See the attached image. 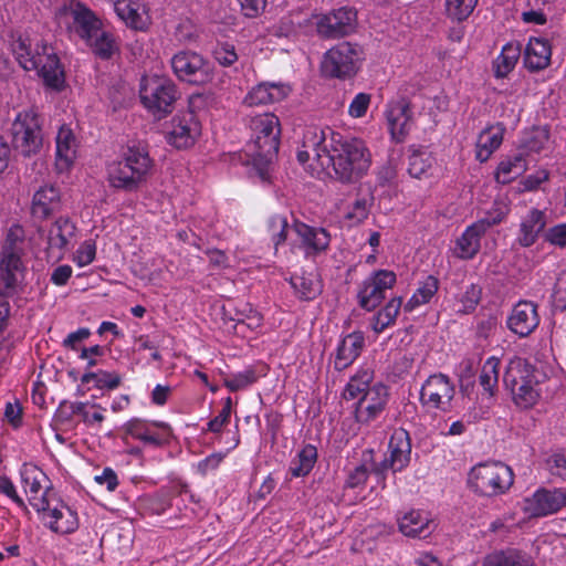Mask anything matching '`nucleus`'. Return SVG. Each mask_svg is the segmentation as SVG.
<instances>
[{
	"label": "nucleus",
	"instance_id": "nucleus-40",
	"mask_svg": "<svg viewBox=\"0 0 566 566\" xmlns=\"http://www.w3.org/2000/svg\"><path fill=\"white\" fill-rule=\"evenodd\" d=\"M402 305V297H392L371 319L373 331L382 333L392 325Z\"/></svg>",
	"mask_w": 566,
	"mask_h": 566
},
{
	"label": "nucleus",
	"instance_id": "nucleus-4",
	"mask_svg": "<svg viewBox=\"0 0 566 566\" xmlns=\"http://www.w3.org/2000/svg\"><path fill=\"white\" fill-rule=\"evenodd\" d=\"M154 164L145 147L132 146L123 154L120 160L108 165L109 185L126 192L138 191L146 185L151 175Z\"/></svg>",
	"mask_w": 566,
	"mask_h": 566
},
{
	"label": "nucleus",
	"instance_id": "nucleus-1",
	"mask_svg": "<svg viewBox=\"0 0 566 566\" xmlns=\"http://www.w3.org/2000/svg\"><path fill=\"white\" fill-rule=\"evenodd\" d=\"M329 148L324 168L332 166L333 177L343 185H353L365 177L371 166V154L364 140L328 132Z\"/></svg>",
	"mask_w": 566,
	"mask_h": 566
},
{
	"label": "nucleus",
	"instance_id": "nucleus-3",
	"mask_svg": "<svg viewBox=\"0 0 566 566\" xmlns=\"http://www.w3.org/2000/svg\"><path fill=\"white\" fill-rule=\"evenodd\" d=\"M250 128L253 139L248 148L252 156L253 168L262 181H268L269 166L279 151L280 120L272 113L255 115L250 120Z\"/></svg>",
	"mask_w": 566,
	"mask_h": 566
},
{
	"label": "nucleus",
	"instance_id": "nucleus-52",
	"mask_svg": "<svg viewBox=\"0 0 566 566\" xmlns=\"http://www.w3.org/2000/svg\"><path fill=\"white\" fill-rule=\"evenodd\" d=\"M371 102V95L367 93H358L352 101L348 107V114L353 118L363 117Z\"/></svg>",
	"mask_w": 566,
	"mask_h": 566
},
{
	"label": "nucleus",
	"instance_id": "nucleus-6",
	"mask_svg": "<svg viewBox=\"0 0 566 566\" xmlns=\"http://www.w3.org/2000/svg\"><path fill=\"white\" fill-rule=\"evenodd\" d=\"M513 482L512 469L500 461L479 463L468 475V486L481 496L504 494Z\"/></svg>",
	"mask_w": 566,
	"mask_h": 566
},
{
	"label": "nucleus",
	"instance_id": "nucleus-7",
	"mask_svg": "<svg viewBox=\"0 0 566 566\" xmlns=\"http://www.w3.org/2000/svg\"><path fill=\"white\" fill-rule=\"evenodd\" d=\"M12 147L23 157L38 155L43 146L42 118L33 107L19 112L11 125Z\"/></svg>",
	"mask_w": 566,
	"mask_h": 566
},
{
	"label": "nucleus",
	"instance_id": "nucleus-47",
	"mask_svg": "<svg viewBox=\"0 0 566 566\" xmlns=\"http://www.w3.org/2000/svg\"><path fill=\"white\" fill-rule=\"evenodd\" d=\"M499 367L500 360L495 357H490L486 359L481 370L480 385L490 396H493L494 388L497 384Z\"/></svg>",
	"mask_w": 566,
	"mask_h": 566
},
{
	"label": "nucleus",
	"instance_id": "nucleus-38",
	"mask_svg": "<svg viewBox=\"0 0 566 566\" xmlns=\"http://www.w3.org/2000/svg\"><path fill=\"white\" fill-rule=\"evenodd\" d=\"M483 233L478 231V228L472 223L469 226L461 237L457 240V248L459 249V258L464 260L473 259L480 250L481 238Z\"/></svg>",
	"mask_w": 566,
	"mask_h": 566
},
{
	"label": "nucleus",
	"instance_id": "nucleus-17",
	"mask_svg": "<svg viewBox=\"0 0 566 566\" xmlns=\"http://www.w3.org/2000/svg\"><path fill=\"white\" fill-rule=\"evenodd\" d=\"M539 324L537 305L532 301H520L506 319L507 328L520 337L530 336Z\"/></svg>",
	"mask_w": 566,
	"mask_h": 566
},
{
	"label": "nucleus",
	"instance_id": "nucleus-10",
	"mask_svg": "<svg viewBox=\"0 0 566 566\" xmlns=\"http://www.w3.org/2000/svg\"><path fill=\"white\" fill-rule=\"evenodd\" d=\"M315 28L319 39L337 40L354 34L358 27L357 10L344 6L326 13L313 14L305 21Z\"/></svg>",
	"mask_w": 566,
	"mask_h": 566
},
{
	"label": "nucleus",
	"instance_id": "nucleus-18",
	"mask_svg": "<svg viewBox=\"0 0 566 566\" xmlns=\"http://www.w3.org/2000/svg\"><path fill=\"white\" fill-rule=\"evenodd\" d=\"M564 505L562 488H542L525 500L524 511L532 517H543L558 512Z\"/></svg>",
	"mask_w": 566,
	"mask_h": 566
},
{
	"label": "nucleus",
	"instance_id": "nucleus-9",
	"mask_svg": "<svg viewBox=\"0 0 566 566\" xmlns=\"http://www.w3.org/2000/svg\"><path fill=\"white\" fill-rule=\"evenodd\" d=\"M363 60V48L357 43L344 41L324 53L322 73L326 77L347 80L356 75Z\"/></svg>",
	"mask_w": 566,
	"mask_h": 566
},
{
	"label": "nucleus",
	"instance_id": "nucleus-19",
	"mask_svg": "<svg viewBox=\"0 0 566 566\" xmlns=\"http://www.w3.org/2000/svg\"><path fill=\"white\" fill-rule=\"evenodd\" d=\"M388 396V387L382 382L368 388L357 402L356 419L363 423L374 420L385 409Z\"/></svg>",
	"mask_w": 566,
	"mask_h": 566
},
{
	"label": "nucleus",
	"instance_id": "nucleus-35",
	"mask_svg": "<svg viewBox=\"0 0 566 566\" xmlns=\"http://www.w3.org/2000/svg\"><path fill=\"white\" fill-rule=\"evenodd\" d=\"M521 54V46L518 43H506L500 55L493 62L494 75L497 78L505 77L512 72Z\"/></svg>",
	"mask_w": 566,
	"mask_h": 566
},
{
	"label": "nucleus",
	"instance_id": "nucleus-39",
	"mask_svg": "<svg viewBox=\"0 0 566 566\" xmlns=\"http://www.w3.org/2000/svg\"><path fill=\"white\" fill-rule=\"evenodd\" d=\"M75 229L74 223L69 218L61 217L56 219L49 231V245L63 249L74 235Z\"/></svg>",
	"mask_w": 566,
	"mask_h": 566
},
{
	"label": "nucleus",
	"instance_id": "nucleus-44",
	"mask_svg": "<svg viewBox=\"0 0 566 566\" xmlns=\"http://www.w3.org/2000/svg\"><path fill=\"white\" fill-rule=\"evenodd\" d=\"M433 158L424 150L415 149L408 157V172L411 177L420 179L432 167Z\"/></svg>",
	"mask_w": 566,
	"mask_h": 566
},
{
	"label": "nucleus",
	"instance_id": "nucleus-61",
	"mask_svg": "<svg viewBox=\"0 0 566 566\" xmlns=\"http://www.w3.org/2000/svg\"><path fill=\"white\" fill-rule=\"evenodd\" d=\"M367 479L368 469L364 464L358 465L348 474V478L346 480V486L355 489L359 485H363L367 481Z\"/></svg>",
	"mask_w": 566,
	"mask_h": 566
},
{
	"label": "nucleus",
	"instance_id": "nucleus-55",
	"mask_svg": "<svg viewBox=\"0 0 566 566\" xmlns=\"http://www.w3.org/2000/svg\"><path fill=\"white\" fill-rule=\"evenodd\" d=\"M231 408H232V400L230 397H228L224 401L223 408L219 412L218 416H216L213 419H211L208 422V430L218 433L221 431L224 424L229 422L230 415H231Z\"/></svg>",
	"mask_w": 566,
	"mask_h": 566
},
{
	"label": "nucleus",
	"instance_id": "nucleus-60",
	"mask_svg": "<svg viewBox=\"0 0 566 566\" xmlns=\"http://www.w3.org/2000/svg\"><path fill=\"white\" fill-rule=\"evenodd\" d=\"M245 17L254 18L265 8L266 0H238Z\"/></svg>",
	"mask_w": 566,
	"mask_h": 566
},
{
	"label": "nucleus",
	"instance_id": "nucleus-32",
	"mask_svg": "<svg viewBox=\"0 0 566 566\" xmlns=\"http://www.w3.org/2000/svg\"><path fill=\"white\" fill-rule=\"evenodd\" d=\"M527 168L524 151H518L512 157L502 160L499 164L495 175L496 181L503 185L521 176Z\"/></svg>",
	"mask_w": 566,
	"mask_h": 566
},
{
	"label": "nucleus",
	"instance_id": "nucleus-41",
	"mask_svg": "<svg viewBox=\"0 0 566 566\" xmlns=\"http://www.w3.org/2000/svg\"><path fill=\"white\" fill-rule=\"evenodd\" d=\"M93 53L102 60H108L117 50L114 36L102 28L97 34L85 41Z\"/></svg>",
	"mask_w": 566,
	"mask_h": 566
},
{
	"label": "nucleus",
	"instance_id": "nucleus-43",
	"mask_svg": "<svg viewBox=\"0 0 566 566\" xmlns=\"http://www.w3.org/2000/svg\"><path fill=\"white\" fill-rule=\"evenodd\" d=\"M548 138L549 134L546 127H536L524 135L520 150L524 151V155L530 153L538 154L545 148Z\"/></svg>",
	"mask_w": 566,
	"mask_h": 566
},
{
	"label": "nucleus",
	"instance_id": "nucleus-58",
	"mask_svg": "<svg viewBox=\"0 0 566 566\" xmlns=\"http://www.w3.org/2000/svg\"><path fill=\"white\" fill-rule=\"evenodd\" d=\"M95 254V243L93 241H85L80 245L76 252L75 261L80 266H85L94 261Z\"/></svg>",
	"mask_w": 566,
	"mask_h": 566
},
{
	"label": "nucleus",
	"instance_id": "nucleus-30",
	"mask_svg": "<svg viewBox=\"0 0 566 566\" xmlns=\"http://www.w3.org/2000/svg\"><path fill=\"white\" fill-rule=\"evenodd\" d=\"M389 464L395 471H402L410 463L411 440L406 430H397L389 440Z\"/></svg>",
	"mask_w": 566,
	"mask_h": 566
},
{
	"label": "nucleus",
	"instance_id": "nucleus-28",
	"mask_svg": "<svg viewBox=\"0 0 566 566\" xmlns=\"http://www.w3.org/2000/svg\"><path fill=\"white\" fill-rule=\"evenodd\" d=\"M76 155V140L71 128L62 126L56 135V160L59 172L66 171L74 163Z\"/></svg>",
	"mask_w": 566,
	"mask_h": 566
},
{
	"label": "nucleus",
	"instance_id": "nucleus-5",
	"mask_svg": "<svg viewBox=\"0 0 566 566\" xmlns=\"http://www.w3.org/2000/svg\"><path fill=\"white\" fill-rule=\"evenodd\" d=\"M542 377L544 375L534 365L524 358L515 357L506 366L503 381L511 391L515 405L528 409L539 398L537 386L542 381Z\"/></svg>",
	"mask_w": 566,
	"mask_h": 566
},
{
	"label": "nucleus",
	"instance_id": "nucleus-22",
	"mask_svg": "<svg viewBox=\"0 0 566 566\" xmlns=\"http://www.w3.org/2000/svg\"><path fill=\"white\" fill-rule=\"evenodd\" d=\"M61 209V191L54 185H44L32 198L31 213L35 219L46 220Z\"/></svg>",
	"mask_w": 566,
	"mask_h": 566
},
{
	"label": "nucleus",
	"instance_id": "nucleus-25",
	"mask_svg": "<svg viewBox=\"0 0 566 566\" xmlns=\"http://www.w3.org/2000/svg\"><path fill=\"white\" fill-rule=\"evenodd\" d=\"M399 531L408 537L426 538L434 525L428 514L419 510H410L398 518Z\"/></svg>",
	"mask_w": 566,
	"mask_h": 566
},
{
	"label": "nucleus",
	"instance_id": "nucleus-8",
	"mask_svg": "<svg viewBox=\"0 0 566 566\" xmlns=\"http://www.w3.org/2000/svg\"><path fill=\"white\" fill-rule=\"evenodd\" d=\"M139 96L145 108L160 119L172 112L179 92L171 80L154 75L142 78Z\"/></svg>",
	"mask_w": 566,
	"mask_h": 566
},
{
	"label": "nucleus",
	"instance_id": "nucleus-16",
	"mask_svg": "<svg viewBox=\"0 0 566 566\" xmlns=\"http://www.w3.org/2000/svg\"><path fill=\"white\" fill-rule=\"evenodd\" d=\"M454 396V387L448 376L434 374L428 377L420 390V402L434 409H446Z\"/></svg>",
	"mask_w": 566,
	"mask_h": 566
},
{
	"label": "nucleus",
	"instance_id": "nucleus-21",
	"mask_svg": "<svg viewBox=\"0 0 566 566\" xmlns=\"http://www.w3.org/2000/svg\"><path fill=\"white\" fill-rule=\"evenodd\" d=\"M69 14L73 21V30L85 41L97 34V31L102 28V22L96 14L80 1H71Z\"/></svg>",
	"mask_w": 566,
	"mask_h": 566
},
{
	"label": "nucleus",
	"instance_id": "nucleus-46",
	"mask_svg": "<svg viewBox=\"0 0 566 566\" xmlns=\"http://www.w3.org/2000/svg\"><path fill=\"white\" fill-rule=\"evenodd\" d=\"M479 0H446V13L447 15L458 22L467 20Z\"/></svg>",
	"mask_w": 566,
	"mask_h": 566
},
{
	"label": "nucleus",
	"instance_id": "nucleus-20",
	"mask_svg": "<svg viewBox=\"0 0 566 566\" xmlns=\"http://www.w3.org/2000/svg\"><path fill=\"white\" fill-rule=\"evenodd\" d=\"M39 512H48L51 521L48 523L49 528L57 534L73 533L77 526V516L69 506L62 505V509H50L45 494L36 503H31Z\"/></svg>",
	"mask_w": 566,
	"mask_h": 566
},
{
	"label": "nucleus",
	"instance_id": "nucleus-49",
	"mask_svg": "<svg viewBox=\"0 0 566 566\" xmlns=\"http://www.w3.org/2000/svg\"><path fill=\"white\" fill-rule=\"evenodd\" d=\"M258 376L253 368H247L243 371L231 375L224 379V386L231 391H239L255 382Z\"/></svg>",
	"mask_w": 566,
	"mask_h": 566
},
{
	"label": "nucleus",
	"instance_id": "nucleus-13",
	"mask_svg": "<svg viewBox=\"0 0 566 566\" xmlns=\"http://www.w3.org/2000/svg\"><path fill=\"white\" fill-rule=\"evenodd\" d=\"M24 265L18 255L8 245L1 249L0 258V296L12 297L18 293L19 286L24 279Z\"/></svg>",
	"mask_w": 566,
	"mask_h": 566
},
{
	"label": "nucleus",
	"instance_id": "nucleus-23",
	"mask_svg": "<svg viewBox=\"0 0 566 566\" xmlns=\"http://www.w3.org/2000/svg\"><path fill=\"white\" fill-rule=\"evenodd\" d=\"M411 115L410 104L407 99L401 98L389 104L386 117L392 138L397 142L402 140L408 134Z\"/></svg>",
	"mask_w": 566,
	"mask_h": 566
},
{
	"label": "nucleus",
	"instance_id": "nucleus-14",
	"mask_svg": "<svg viewBox=\"0 0 566 566\" xmlns=\"http://www.w3.org/2000/svg\"><path fill=\"white\" fill-rule=\"evenodd\" d=\"M333 132L329 127L317 126L306 127L303 132L302 148L297 151V160L306 164L310 159L316 160L324 168V159L328 155L329 135Z\"/></svg>",
	"mask_w": 566,
	"mask_h": 566
},
{
	"label": "nucleus",
	"instance_id": "nucleus-11",
	"mask_svg": "<svg viewBox=\"0 0 566 566\" xmlns=\"http://www.w3.org/2000/svg\"><path fill=\"white\" fill-rule=\"evenodd\" d=\"M170 63L178 80L188 84L205 85L213 78L210 62L195 51H179L171 57Z\"/></svg>",
	"mask_w": 566,
	"mask_h": 566
},
{
	"label": "nucleus",
	"instance_id": "nucleus-15",
	"mask_svg": "<svg viewBox=\"0 0 566 566\" xmlns=\"http://www.w3.org/2000/svg\"><path fill=\"white\" fill-rule=\"evenodd\" d=\"M201 132V126L192 112L177 114L166 132L167 142L178 149L192 146Z\"/></svg>",
	"mask_w": 566,
	"mask_h": 566
},
{
	"label": "nucleus",
	"instance_id": "nucleus-42",
	"mask_svg": "<svg viewBox=\"0 0 566 566\" xmlns=\"http://www.w3.org/2000/svg\"><path fill=\"white\" fill-rule=\"evenodd\" d=\"M374 373L369 369H361L354 375L344 390V398L347 400L360 398L370 388Z\"/></svg>",
	"mask_w": 566,
	"mask_h": 566
},
{
	"label": "nucleus",
	"instance_id": "nucleus-51",
	"mask_svg": "<svg viewBox=\"0 0 566 566\" xmlns=\"http://www.w3.org/2000/svg\"><path fill=\"white\" fill-rule=\"evenodd\" d=\"M271 103L268 83H260L254 86L245 96L244 104L248 106L264 105Z\"/></svg>",
	"mask_w": 566,
	"mask_h": 566
},
{
	"label": "nucleus",
	"instance_id": "nucleus-34",
	"mask_svg": "<svg viewBox=\"0 0 566 566\" xmlns=\"http://www.w3.org/2000/svg\"><path fill=\"white\" fill-rule=\"evenodd\" d=\"M296 295L302 301L314 300L322 292V284L317 275L313 273L293 275L290 280Z\"/></svg>",
	"mask_w": 566,
	"mask_h": 566
},
{
	"label": "nucleus",
	"instance_id": "nucleus-33",
	"mask_svg": "<svg viewBox=\"0 0 566 566\" xmlns=\"http://www.w3.org/2000/svg\"><path fill=\"white\" fill-rule=\"evenodd\" d=\"M504 128L497 126L495 128L484 129L478 139L476 159L481 163L486 161L492 153L497 149L503 140Z\"/></svg>",
	"mask_w": 566,
	"mask_h": 566
},
{
	"label": "nucleus",
	"instance_id": "nucleus-63",
	"mask_svg": "<svg viewBox=\"0 0 566 566\" xmlns=\"http://www.w3.org/2000/svg\"><path fill=\"white\" fill-rule=\"evenodd\" d=\"M98 484H106L108 491H114L118 485V480L115 471L111 468H105L101 475L95 476Z\"/></svg>",
	"mask_w": 566,
	"mask_h": 566
},
{
	"label": "nucleus",
	"instance_id": "nucleus-37",
	"mask_svg": "<svg viewBox=\"0 0 566 566\" xmlns=\"http://www.w3.org/2000/svg\"><path fill=\"white\" fill-rule=\"evenodd\" d=\"M316 461L317 449L312 444H306L291 461L289 471L294 478L306 476L314 468Z\"/></svg>",
	"mask_w": 566,
	"mask_h": 566
},
{
	"label": "nucleus",
	"instance_id": "nucleus-2",
	"mask_svg": "<svg viewBox=\"0 0 566 566\" xmlns=\"http://www.w3.org/2000/svg\"><path fill=\"white\" fill-rule=\"evenodd\" d=\"M12 51L20 66L25 71L36 70L46 87L57 92L65 87V74L60 59L46 43H38L31 49L28 40L19 38L12 43Z\"/></svg>",
	"mask_w": 566,
	"mask_h": 566
},
{
	"label": "nucleus",
	"instance_id": "nucleus-53",
	"mask_svg": "<svg viewBox=\"0 0 566 566\" xmlns=\"http://www.w3.org/2000/svg\"><path fill=\"white\" fill-rule=\"evenodd\" d=\"M506 212L501 209H494L485 213L484 217L475 221L473 224L478 228L480 233H485L488 229L493 226L501 223L505 217Z\"/></svg>",
	"mask_w": 566,
	"mask_h": 566
},
{
	"label": "nucleus",
	"instance_id": "nucleus-50",
	"mask_svg": "<svg viewBox=\"0 0 566 566\" xmlns=\"http://www.w3.org/2000/svg\"><path fill=\"white\" fill-rule=\"evenodd\" d=\"M482 296V289L478 284H471L462 294L460 302L462 307L458 311L461 314L472 313L479 305Z\"/></svg>",
	"mask_w": 566,
	"mask_h": 566
},
{
	"label": "nucleus",
	"instance_id": "nucleus-31",
	"mask_svg": "<svg viewBox=\"0 0 566 566\" xmlns=\"http://www.w3.org/2000/svg\"><path fill=\"white\" fill-rule=\"evenodd\" d=\"M482 566H534V559L528 553L510 547L488 554Z\"/></svg>",
	"mask_w": 566,
	"mask_h": 566
},
{
	"label": "nucleus",
	"instance_id": "nucleus-64",
	"mask_svg": "<svg viewBox=\"0 0 566 566\" xmlns=\"http://www.w3.org/2000/svg\"><path fill=\"white\" fill-rule=\"evenodd\" d=\"M271 103L284 99L291 92L289 85L282 83H268Z\"/></svg>",
	"mask_w": 566,
	"mask_h": 566
},
{
	"label": "nucleus",
	"instance_id": "nucleus-24",
	"mask_svg": "<svg viewBox=\"0 0 566 566\" xmlns=\"http://www.w3.org/2000/svg\"><path fill=\"white\" fill-rule=\"evenodd\" d=\"M365 345L364 335L360 332H354L346 335L338 344L334 367L342 371L349 367L360 355Z\"/></svg>",
	"mask_w": 566,
	"mask_h": 566
},
{
	"label": "nucleus",
	"instance_id": "nucleus-29",
	"mask_svg": "<svg viewBox=\"0 0 566 566\" xmlns=\"http://www.w3.org/2000/svg\"><path fill=\"white\" fill-rule=\"evenodd\" d=\"M551 56L552 49L547 40L531 38L524 52V65L532 72L541 71L549 65Z\"/></svg>",
	"mask_w": 566,
	"mask_h": 566
},
{
	"label": "nucleus",
	"instance_id": "nucleus-57",
	"mask_svg": "<svg viewBox=\"0 0 566 566\" xmlns=\"http://www.w3.org/2000/svg\"><path fill=\"white\" fill-rule=\"evenodd\" d=\"M544 238L547 242L559 248L566 247V223H559L549 228Z\"/></svg>",
	"mask_w": 566,
	"mask_h": 566
},
{
	"label": "nucleus",
	"instance_id": "nucleus-36",
	"mask_svg": "<svg viewBox=\"0 0 566 566\" xmlns=\"http://www.w3.org/2000/svg\"><path fill=\"white\" fill-rule=\"evenodd\" d=\"M439 290V280L433 275H428L419 283L409 301L405 304L406 312H412L416 307L427 304Z\"/></svg>",
	"mask_w": 566,
	"mask_h": 566
},
{
	"label": "nucleus",
	"instance_id": "nucleus-45",
	"mask_svg": "<svg viewBox=\"0 0 566 566\" xmlns=\"http://www.w3.org/2000/svg\"><path fill=\"white\" fill-rule=\"evenodd\" d=\"M114 10L117 17L125 22L127 27L135 30L143 29V19L137 8L129 0H117L114 3Z\"/></svg>",
	"mask_w": 566,
	"mask_h": 566
},
{
	"label": "nucleus",
	"instance_id": "nucleus-62",
	"mask_svg": "<svg viewBox=\"0 0 566 566\" xmlns=\"http://www.w3.org/2000/svg\"><path fill=\"white\" fill-rule=\"evenodd\" d=\"M0 493L7 495L19 506H24L23 500L18 495L13 483L9 478L0 475Z\"/></svg>",
	"mask_w": 566,
	"mask_h": 566
},
{
	"label": "nucleus",
	"instance_id": "nucleus-56",
	"mask_svg": "<svg viewBox=\"0 0 566 566\" xmlns=\"http://www.w3.org/2000/svg\"><path fill=\"white\" fill-rule=\"evenodd\" d=\"M546 463L552 475L566 481V455L564 453L552 454Z\"/></svg>",
	"mask_w": 566,
	"mask_h": 566
},
{
	"label": "nucleus",
	"instance_id": "nucleus-12",
	"mask_svg": "<svg viewBox=\"0 0 566 566\" xmlns=\"http://www.w3.org/2000/svg\"><path fill=\"white\" fill-rule=\"evenodd\" d=\"M397 281L396 273L390 270H377L363 281L357 293L359 306L365 311H374L386 297V291Z\"/></svg>",
	"mask_w": 566,
	"mask_h": 566
},
{
	"label": "nucleus",
	"instance_id": "nucleus-59",
	"mask_svg": "<svg viewBox=\"0 0 566 566\" xmlns=\"http://www.w3.org/2000/svg\"><path fill=\"white\" fill-rule=\"evenodd\" d=\"M120 381H122V378L118 374L101 370V374L96 380L95 387L98 389L113 390L120 385Z\"/></svg>",
	"mask_w": 566,
	"mask_h": 566
},
{
	"label": "nucleus",
	"instance_id": "nucleus-27",
	"mask_svg": "<svg viewBox=\"0 0 566 566\" xmlns=\"http://www.w3.org/2000/svg\"><path fill=\"white\" fill-rule=\"evenodd\" d=\"M545 226L546 214L538 209L530 210L521 221L516 238L517 243L523 248L533 245L538 239V235L544 231Z\"/></svg>",
	"mask_w": 566,
	"mask_h": 566
},
{
	"label": "nucleus",
	"instance_id": "nucleus-54",
	"mask_svg": "<svg viewBox=\"0 0 566 566\" xmlns=\"http://www.w3.org/2000/svg\"><path fill=\"white\" fill-rule=\"evenodd\" d=\"M214 59L222 66H231L238 60L234 46L229 43L219 44L213 51Z\"/></svg>",
	"mask_w": 566,
	"mask_h": 566
},
{
	"label": "nucleus",
	"instance_id": "nucleus-48",
	"mask_svg": "<svg viewBox=\"0 0 566 566\" xmlns=\"http://www.w3.org/2000/svg\"><path fill=\"white\" fill-rule=\"evenodd\" d=\"M373 203V195H369L368 197L356 198L353 206L345 213V219L348 220L350 224L361 223L368 218Z\"/></svg>",
	"mask_w": 566,
	"mask_h": 566
},
{
	"label": "nucleus",
	"instance_id": "nucleus-26",
	"mask_svg": "<svg viewBox=\"0 0 566 566\" xmlns=\"http://www.w3.org/2000/svg\"><path fill=\"white\" fill-rule=\"evenodd\" d=\"M293 230L301 239L307 253H319L329 247L331 235L324 228L310 227L296 221L293 224Z\"/></svg>",
	"mask_w": 566,
	"mask_h": 566
}]
</instances>
